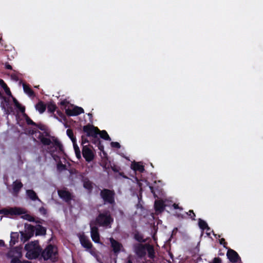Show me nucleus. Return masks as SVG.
Wrapping results in <instances>:
<instances>
[{"label": "nucleus", "instance_id": "9d476101", "mask_svg": "<svg viewBox=\"0 0 263 263\" xmlns=\"http://www.w3.org/2000/svg\"><path fill=\"white\" fill-rule=\"evenodd\" d=\"M146 248L145 244L139 243L134 246V250L136 255L139 257L142 258L146 255Z\"/></svg>", "mask_w": 263, "mask_h": 263}, {"label": "nucleus", "instance_id": "4468645a", "mask_svg": "<svg viewBox=\"0 0 263 263\" xmlns=\"http://www.w3.org/2000/svg\"><path fill=\"white\" fill-rule=\"evenodd\" d=\"M79 239L81 245L84 248H86L87 250L91 249L92 243L88 239V238L86 237L84 235H81L79 237Z\"/></svg>", "mask_w": 263, "mask_h": 263}, {"label": "nucleus", "instance_id": "2eb2a0df", "mask_svg": "<svg viewBox=\"0 0 263 263\" xmlns=\"http://www.w3.org/2000/svg\"><path fill=\"white\" fill-rule=\"evenodd\" d=\"M58 192L60 197L65 201H69L71 199V194L65 189L58 190Z\"/></svg>", "mask_w": 263, "mask_h": 263}, {"label": "nucleus", "instance_id": "864d4df0", "mask_svg": "<svg viewBox=\"0 0 263 263\" xmlns=\"http://www.w3.org/2000/svg\"><path fill=\"white\" fill-rule=\"evenodd\" d=\"M88 116L89 117V119L90 122H92V114L91 113H88L87 114Z\"/></svg>", "mask_w": 263, "mask_h": 263}, {"label": "nucleus", "instance_id": "a19ab883", "mask_svg": "<svg viewBox=\"0 0 263 263\" xmlns=\"http://www.w3.org/2000/svg\"><path fill=\"white\" fill-rule=\"evenodd\" d=\"M16 107L20 110V111L23 114V115H24V114H25V108L21 104H20V106H17Z\"/></svg>", "mask_w": 263, "mask_h": 263}, {"label": "nucleus", "instance_id": "680f3d73", "mask_svg": "<svg viewBox=\"0 0 263 263\" xmlns=\"http://www.w3.org/2000/svg\"><path fill=\"white\" fill-rule=\"evenodd\" d=\"M127 263H133V261L130 258H129L127 260Z\"/></svg>", "mask_w": 263, "mask_h": 263}, {"label": "nucleus", "instance_id": "6e6d98bb", "mask_svg": "<svg viewBox=\"0 0 263 263\" xmlns=\"http://www.w3.org/2000/svg\"><path fill=\"white\" fill-rule=\"evenodd\" d=\"M61 105H62V106H66V104H67V102L65 101H62L61 102Z\"/></svg>", "mask_w": 263, "mask_h": 263}, {"label": "nucleus", "instance_id": "9b49d317", "mask_svg": "<svg viewBox=\"0 0 263 263\" xmlns=\"http://www.w3.org/2000/svg\"><path fill=\"white\" fill-rule=\"evenodd\" d=\"M9 258H20L22 256V249L18 247H15L11 249L7 254Z\"/></svg>", "mask_w": 263, "mask_h": 263}, {"label": "nucleus", "instance_id": "a18cd8bd", "mask_svg": "<svg viewBox=\"0 0 263 263\" xmlns=\"http://www.w3.org/2000/svg\"><path fill=\"white\" fill-rule=\"evenodd\" d=\"M34 126L37 127L38 128H39L41 130H44L45 127L44 126L41 124H37V125H34Z\"/></svg>", "mask_w": 263, "mask_h": 263}, {"label": "nucleus", "instance_id": "13d9d810", "mask_svg": "<svg viewBox=\"0 0 263 263\" xmlns=\"http://www.w3.org/2000/svg\"><path fill=\"white\" fill-rule=\"evenodd\" d=\"M97 260V261H98L100 263H102L101 259H100V258L98 257V255H97V257H95Z\"/></svg>", "mask_w": 263, "mask_h": 263}, {"label": "nucleus", "instance_id": "79ce46f5", "mask_svg": "<svg viewBox=\"0 0 263 263\" xmlns=\"http://www.w3.org/2000/svg\"><path fill=\"white\" fill-rule=\"evenodd\" d=\"M210 263H222L221 258L219 257H215L213 259L212 261Z\"/></svg>", "mask_w": 263, "mask_h": 263}, {"label": "nucleus", "instance_id": "20e7f679", "mask_svg": "<svg viewBox=\"0 0 263 263\" xmlns=\"http://www.w3.org/2000/svg\"><path fill=\"white\" fill-rule=\"evenodd\" d=\"M97 222L100 226L104 227H109L113 219L111 217L109 212H105L99 214L96 219Z\"/></svg>", "mask_w": 263, "mask_h": 263}, {"label": "nucleus", "instance_id": "7c9ffc66", "mask_svg": "<svg viewBox=\"0 0 263 263\" xmlns=\"http://www.w3.org/2000/svg\"><path fill=\"white\" fill-rule=\"evenodd\" d=\"M57 106L53 102H50L47 106L48 111L51 113H53L57 109Z\"/></svg>", "mask_w": 263, "mask_h": 263}, {"label": "nucleus", "instance_id": "c85d7f7f", "mask_svg": "<svg viewBox=\"0 0 263 263\" xmlns=\"http://www.w3.org/2000/svg\"><path fill=\"white\" fill-rule=\"evenodd\" d=\"M198 224L200 228L202 230H206L207 231L210 230V228H209L206 222L201 219H199Z\"/></svg>", "mask_w": 263, "mask_h": 263}, {"label": "nucleus", "instance_id": "37998d69", "mask_svg": "<svg viewBox=\"0 0 263 263\" xmlns=\"http://www.w3.org/2000/svg\"><path fill=\"white\" fill-rule=\"evenodd\" d=\"M57 114L60 116V117H61V118H65V115H64V114L60 110H58L57 111Z\"/></svg>", "mask_w": 263, "mask_h": 263}, {"label": "nucleus", "instance_id": "dca6fc26", "mask_svg": "<svg viewBox=\"0 0 263 263\" xmlns=\"http://www.w3.org/2000/svg\"><path fill=\"white\" fill-rule=\"evenodd\" d=\"M23 184L19 180H16L12 184V194L14 196H17L20 190L22 188Z\"/></svg>", "mask_w": 263, "mask_h": 263}, {"label": "nucleus", "instance_id": "5fc2aeb1", "mask_svg": "<svg viewBox=\"0 0 263 263\" xmlns=\"http://www.w3.org/2000/svg\"><path fill=\"white\" fill-rule=\"evenodd\" d=\"M173 207H174V209H179L182 210V209H181V208H180L179 207L178 205V204H176V203H174V204H173Z\"/></svg>", "mask_w": 263, "mask_h": 263}, {"label": "nucleus", "instance_id": "f8f14e48", "mask_svg": "<svg viewBox=\"0 0 263 263\" xmlns=\"http://www.w3.org/2000/svg\"><path fill=\"white\" fill-rule=\"evenodd\" d=\"M84 109L79 106H75L72 109H66L65 112L68 116H78L82 113H84Z\"/></svg>", "mask_w": 263, "mask_h": 263}, {"label": "nucleus", "instance_id": "5701e85b", "mask_svg": "<svg viewBox=\"0 0 263 263\" xmlns=\"http://www.w3.org/2000/svg\"><path fill=\"white\" fill-rule=\"evenodd\" d=\"M35 235L37 236V235H45L46 234V229L40 226V225H37V226H36V227L35 228Z\"/></svg>", "mask_w": 263, "mask_h": 263}, {"label": "nucleus", "instance_id": "6e6552de", "mask_svg": "<svg viewBox=\"0 0 263 263\" xmlns=\"http://www.w3.org/2000/svg\"><path fill=\"white\" fill-rule=\"evenodd\" d=\"M91 237L95 243L100 242V235L98 228L94 226L93 222L90 223Z\"/></svg>", "mask_w": 263, "mask_h": 263}, {"label": "nucleus", "instance_id": "423d86ee", "mask_svg": "<svg viewBox=\"0 0 263 263\" xmlns=\"http://www.w3.org/2000/svg\"><path fill=\"white\" fill-rule=\"evenodd\" d=\"M83 132L86 133L87 137H91L94 135H98L99 129L91 124H88L83 127Z\"/></svg>", "mask_w": 263, "mask_h": 263}, {"label": "nucleus", "instance_id": "09e8293b", "mask_svg": "<svg viewBox=\"0 0 263 263\" xmlns=\"http://www.w3.org/2000/svg\"><path fill=\"white\" fill-rule=\"evenodd\" d=\"M135 238L139 241H143V238L142 236H139L138 235H135Z\"/></svg>", "mask_w": 263, "mask_h": 263}, {"label": "nucleus", "instance_id": "f257e3e1", "mask_svg": "<svg viewBox=\"0 0 263 263\" xmlns=\"http://www.w3.org/2000/svg\"><path fill=\"white\" fill-rule=\"evenodd\" d=\"M39 136L37 138L44 145H47L48 152L55 161V164H63L61 160V157L64 154L63 146L61 143L57 139L53 137V142L49 138L44 137L43 134L37 132Z\"/></svg>", "mask_w": 263, "mask_h": 263}, {"label": "nucleus", "instance_id": "f03ea898", "mask_svg": "<svg viewBox=\"0 0 263 263\" xmlns=\"http://www.w3.org/2000/svg\"><path fill=\"white\" fill-rule=\"evenodd\" d=\"M25 250L27 251L26 257L29 259L37 258L41 252V248L37 240L31 241L26 244Z\"/></svg>", "mask_w": 263, "mask_h": 263}, {"label": "nucleus", "instance_id": "2f4dec72", "mask_svg": "<svg viewBox=\"0 0 263 263\" xmlns=\"http://www.w3.org/2000/svg\"><path fill=\"white\" fill-rule=\"evenodd\" d=\"M66 134L72 141L73 144H74L76 142V138L73 135V130L71 129H68L66 131Z\"/></svg>", "mask_w": 263, "mask_h": 263}, {"label": "nucleus", "instance_id": "e433bc0d", "mask_svg": "<svg viewBox=\"0 0 263 263\" xmlns=\"http://www.w3.org/2000/svg\"><path fill=\"white\" fill-rule=\"evenodd\" d=\"M185 214L190 216L193 220H195V214L193 212V210H190L189 212H185Z\"/></svg>", "mask_w": 263, "mask_h": 263}, {"label": "nucleus", "instance_id": "8fccbe9b", "mask_svg": "<svg viewBox=\"0 0 263 263\" xmlns=\"http://www.w3.org/2000/svg\"><path fill=\"white\" fill-rule=\"evenodd\" d=\"M39 211L42 214L44 215H45L46 214V210L43 207L40 208Z\"/></svg>", "mask_w": 263, "mask_h": 263}, {"label": "nucleus", "instance_id": "473e14b6", "mask_svg": "<svg viewBox=\"0 0 263 263\" xmlns=\"http://www.w3.org/2000/svg\"><path fill=\"white\" fill-rule=\"evenodd\" d=\"M130 167L136 173L137 172L141 173L144 170V165H130Z\"/></svg>", "mask_w": 263, "mask_h": 263}, {"label": "nucleus", "instance_id": "cd10ccee", "mask_svg": "<svg viewBox=\"0 0 263 263\" xmlns=\"http://www.w3.org/2000/svg\"><path fill=\"white\" fill-rule=\"evenodd\" d=\"M11 239L10 241V245L13 246L17 241L18 238V234L17 233H12L11 234Z\"/></svg>", "mask_w": 263, "mask_h": 263}, {"label": "nucleus", "instance_id": "774afa93", "mask_svg": "<svg viewBox=\"0 0 263 263\" xmlns=\"http://www.w3.org/2000/svg\"><path fill=\"white\" fill-rule=\"evenodd\" d=\"M34 133H36V132L35 131V132H34L33 130H32V134H34Z\"/></svg>", "mask_w": 263, "mask_h": 263}, {"label": "nucleus", "instance_id": "69168bd1", "mask_svg": "<svg viewBox=\"0 0 263 263\" xmlns=\"http://www.w3.org/2000/svg\"><path fill=\"white\" fill-rule=\"evenodd\" d=\"M67 171L70 174H72V172L69 171V170H67Z\"/></svg>", "mask_w": 263, "mask_h": 263}, {"label": "nucleus", "instance_id": "a878e982", "mask_svg": "<svg viewBox=\"0 0 263 263\" xmlns=\"http://www.w3.org/2000/svg\"><path fill=\"white\" fill-rule=\"evenodd\" d=\"M0 85L4 89V91L7 95H11L9 88L8 87L7 85L4 82V81L2 79H0Z\"/></svg>", "mask_w": 263, "mask_h": 263}, {"label": "nucleus", "instance_id": "4d7b16f0", "mask_svg": "<svg viewBox=\"0 0 263 263\" xmlns=\"http://www.w3.org/2000/svg\"><path fill=\"white\" fill-rule=\"evenodd\" d=\"M5 245V242L3 240H0V246H4Z\"/></svg>", "mask_w": 263, "mask_h": 263}, {"label": "nucleus", "instance_id": "603ef678", "mask_svg": "<svg viewBox=\"0 0 263 263\" xmlns=\"http://www.w3.org/2000/svg\"><path fill=\"white\" fill-rule=\"evenodd\" d=\"M13 101L14 105L16 107L17 106H20V103L17 101L16 99H13Z\"/></svg>", "mask_w": 263, "mask_h": 263}, {"label": "nucleus", "instance_id": "0eeeda50", "mask_svg": "<svg viewBox=\"0 0 263 263\" xmlns=\"http://www.w3.org/2000/svg\"><path fill=\"white\" fill-rule=\"evenodd\" d=\"M82 155L85 160L88 162L92 161L95 157L92 151L89 147L88 145H83L82 148Z\"/></svg>", "mask_w": 263, "mask_h": 263}, {"label": "nucleus", "instance_id": "6ab92c4d", "mask_svg": "<svg viewBox=\"0 0 263 263\" xmlns=\"http://www.w3.org/2000/svg\"><path fill=\"white\" fill-rule=\"evenodd\" d=\"M146 251L147 252L148 257L151 259H154L155 257V252L154 248L152 245L149 244H145Z\"/></svg>", "mask_w": 263, "mask_h": 263}, {"label": "nucleus", "instance_id": "c9c22d12", "mask_svg": "<svg viewBox=\"0 0 263 263\" xmlns=\"http://www.w3.org/2000/svg\"><path fill=\"white\" fill-rule=\"evenodd\" d=\"M86 135H82L81 136L82 144L83 146L84 144L89 143V141Z\"/></svg>", "mask_w": 263, "mask_h": 263}, {"label": "nucleus", "instance_id": "49530a36", "mask_svg": "<svg viewBox=\"0 0 263 263\" xmlns=\"http://www.w3.org/2000/svg\"><path fill=\"white\" fill-rule=\"evenodd\" d=\"M88 250H89V252L90 253V254H91L95 257H97V255L95 251L94 250H92L91 249H88Z\"/></svg>", "mask_w": 263, "mask_h": 263}, {"label": "nucleus", "instance_id": "bf43d9fd", "mask_svg": "<svg viewBox=\"0 0 263 263\" xmlns=\"http://www.w3.org/2000/svg\"><path fill=\"white\" fill-rule=\"evenodd\" d=\"M149 187L151 190V192L153 194H155L153 187L151 186H149Z\"/></svg>", "mask_w": 263, "mask_h": 263}, {"label": "nucleus", "instance_id": "412c9836", "mask_svg": "<svg viewBox=\"0 0 263 263\" xmlns=\"http://www.w3.org/2000/svg\"><path fill=\"white\" fill-rule=\"evenodd\" d=\"M26 194L28 198L33 201L38 200L41 201L35 192L32 190H26Z\"/></svg>", "mask_w": 263, "mask_h": 263}, {"label": "nucleus", "instance_id": "a211bd4d", "mask_svg": "<svg viewBox=\"0 0 263 263\" xmlns=\"http://www.w3.org/2000/svg\"><path fill=\"white\" fill-rule=\"evenodd\" d=\"M110 242L114 253H118L120 252L121 249L122 247V245L112 238H110Z\"/></svg>", "mask_w": 263, "mask_h": 263}, {"label": "nucleus", "instance_id": "58836bf2", "mask_svg": "<svg viewBox=\"0 0 263 263\" xmlns=\"http://www.w3.org/2000/svg\"><path fill=\"white\" fill-rule=\"evenodd\" d=\"M67 165H57V170L59 172H62L63 171H66Z\"/></svg>", "mask_w": 263, "mask_h": 263}, {"label": "nucleus", "instance_id": "052dcab7", "mask_svg": "<svg viewBox=\"0 0 263 263\" xmlns=\"http://www.w3.org/2000/svg\"><path fill=\"white\" fill-rule=\"evenodd\" d=\"M22 263H31V262L28 260H23V261H22Z\"/></svg>", "mask_w": 263, "mask_h": 263}, {"label": "nucleus", "instance_id": "72a5a7b5", "mask_svg": "<svg viewBox=\"0 0 263 263\" xmlns=\"http://www.w3.org/2000/svg\"><path fill=\"white\" fill-rule=\"evenodd\" d=\"M23 117H24L28 125H31L33 126L37 125V123L33 122L26 114H24V115H23Z\"/></svg>", "mask_w": 263, "mask_h": 263}, {"label": "nucleus", "instance_id": "7ed1b4c3", "mask_svg": "<svg viewBox=\"0 0 263 263\" xmlns=\"http://www.w3.org/2000/svg\"><path fill=\"white\" fill-rule=\"evenodd\" d=\"M42 256L45 260L51 259L54 261L58 258V250L56 247L48 245L42 252Z\"/></svg>", "mask_w": 263, "mask_h": 263}, {"label": "nucleus", "instance_id": "b1692460", "mask_svg": "<svg viewBox=\"0 0 263 263\" xmlns=\"http://www.w3.org/2000/svg\"><path fill=\"white\" fill-rule=\"evenodd\" d=\"M23 86L24 92L26 93H27L29 97L34 96V91L28 85L23 84Z\"/></svg>", "mask_w": 263, "mask_h": 263}, {"label": "nucleus", "instance_id": "ea45409f", "mask_svg": "<svg viewBox=\"0 0 263 263\" xmlns=\"http://www.w3.org/2000/svg\"><path fill=\"white\" fill-rule=\"evenodd\" d=\"M126 159L131 162V164H143L142 162H136L135 160H130L128 157H125Z\"/></svg>", "mask_w": 263, "mask_h": 263}, {"label": "nucleus", "instance_id": "393cba45", "mask_svg": "<svg viewBox=\"0 0 263 263\" xmlns=\"http://www.w3.org/2000/svg\"><path fill=\"white\" fill-rule=\"evenodd\" d=\"M33 230L32 229L30 233H22L21 234V239L24 242L27 241L30 238H31L33 236Z\"/></svg>", "mask_w": 263, "mask_h": 263}, {"label": "nucleus", "instance_id": "e2e57ef3", "mask_svg": "<svg viewBox=\"0 0 263 263\" xmlns=\"http://www.w3.org/2000/svg\"><path fill=\"white\" fill-rule=\"evenodd\" d=\"M12 77H13V78L14 79H15V80H17V77H16V76H12Z\"/></svg>", "mask_w": 263, "mask_h": 263}, {"label": "nucleus", "instance_id": "c756f323", "mask_svg": "<svg viewBox=\"0 0 263 263\" xmlns=\"http://www.w3.org/2000/svg\"><path fill=\"white\" fill-rule=\"evenodd\" d=\"M99 134L100 135V136L101 138L105 140L111 141V138H110L106 130H100Z\"/></svg>", "mask_w": 263, "mask_h": 263}, {"label": "nucleus", "instance_id": "3c124183", "mask_svg": "<svg viewBox=\"0 0 263 263\" xmlns=\"http://www.w3.org/2000/svg\"><path fill=\"white\" fill-rule=\"evenodd\" d=\"M219 242L221 245H223V246L225 247L226 242L224 238H221V239H220Z\"/></svg>", "mask_w": 263, "mask_h": 263}, {"label": "nucleus", "instance_id": "0e129e2a", "mask_svg": "<svg viewBox=\"0 0 263 263\" xmlns=\"http://www.w3.org/2000/svg\"><path fill=\"white\" fill-rule=\"evenodd\" d=\"M32 219H33V218H32V217H30V218H29V219H28V220H29V221H32Z\"/></svg>", "mask_w": 263, "mask_h": 263}, {"label": "nucleus", "instance_id": "4be33fe9", "mask_svg": "<svg viewBox=\"0 0 263 263\" xmlns=\"http://www.w3.org/2000/svg\"><path fill=\"white\" fill-rule=\"evenodd\" d=\"M35 109L39 111L40 114H43L46 109V104L42 101H40L35 105Z\"/></svg>", "mask_w": 263, "mask_h": 263}, {"label": "nucleus", "instance_id": "aec40b11", "mask_svg": "<svg viewBox=\"0 0 263 263\" xmlns=\"http://www.w3.org/2000/svg\"><path fill=\"white\" fill-rule=\"evenodd\" d=\"M165 208L164 202L162 200H156L155 202V210L158 212H162Z\"/></svg>", "mask_w": 263, "mask_h": 263}, {"label": "nucleus", "instance_id": "338daca9", "mask_svg": "<svg viewBox=\"0 0 263 263\" xmlns=\"http://www.w3.org/2000/svg\"><path fill=\"white\" fill-rule=\"evenodd\" d=\"M46 136H48L49 135V134L48 133H46Z\"/></svg>", "mask_w": 263, "mask_h": 263}, {"label": "nucleus", "instance_id": "de8ad7c7", "mask_svg": "<svg viewBox=\"0 0 263 263\" xmlns=\"http://www.w3.org/2000/svg\"><path fill=\"white\" fill-rule=\"evenodd\" d=\"M5 68L7 69L12 70V67L8 63L6 62L5 64Z\"/></svg>", "mask_w": 263, "mask_h": 263}, {"label": "nucleus", "instance_id": "bb28decb", "mask_svg": "<svg viewBox=\"0 0 263 263\" xmlns=\"http://www.w3.org/2000/svg\"><path fill=\"white\" fill-rule=\"evenodd\" d=\"M83 186L89 191H91L92 188V183L87 178L83 179Z\"/></svg>", "mask_w": 263, "mask_h": 263}, {"label": "nucleus", "instance_id": "f3484780", "mask_svg": "<svg viewBox=\"0 0 263 263\" xmlns=\"http://www.w3.org/2000/svg\"><path fill=\"white\" fill-rule=\"evenodd\" d=\"M91 142L95 144L102 152L104 151V146L101 143V141L100 138L98 136V135H96L91 137Z\"/></svg>", "mask_w": 263, "mask_h": 263}, {"label": "nucleus", "instance_id": "ddd939ff", "mask_svg": "<svg viewBox=\"0 0 263 263\" xmlns=\"http://www.w3.org/2000/svg\"><path fill=\"white\" fill-rule=\"evenodd\" d=\"M227 256L230 261L233 263L237 262L239 260H240V257L238 253L232 249H229L228 250Z\"/></svg>", "mask_w": 263, "mask_h": 263}, {"label": "nucleus", "instance_id": "39448f33", "mask_svg": "<svg viewBox=\"0 0 263 263\" xmlns=\"http://www.w3.org/2000/svg\"><path fill=\"white\" fill-rule=\"evenodd\" d=\"M101 196L105 203L113 204L115 203V193L114 191L104 189L101 191Z\"/></svg>", "mask_w": 263, "mask_h": 263}, {"label": "nucleus", "instance_id": "1a4fd4ad", "mask_svg": "<svg viewBox=\"0 0 263 263\" xmlns=\"http://www.w3.org/2000/svg\"><path fill=\"white\" fill-rule=\"evenodd\" d=\"M1 212L5 215H20L24 213L23 209L20 208H13L9 209H3Z\"/></svg>", "mask_w": 263, "mask_h": 263}, {"label": "nucleus", "instance_id": "c03bdc74", "mask_svg": "<svg viewBox=\"0 0 263 263\" xmlns=\"http://www.w3.org/2000/svg\"><path fill=\"white\" fill-rule=\"evenodd\" d=\"M11 263H22L19 258H13L11 260Z\"/></svg>", "mask_w": 263, "mask_h": 263}, {"label": "nucleus", "instance_id": "f704fd0d", "mask_svg": "<svg viewBox=\"0 0 263 263\" xmlns=\"http://www.w3.org/2000/svg\"><path fill=\"white\" fill-rule=\"evenodd\" d=\"M73 145L76 157H77L78 159H79L81 158V151L79 149V146L76 144V142L74 143V144H73Z\"/></svg>", "mask_w": 263, "mask_h": 263}, {"label": "nucleus", "instance_id": "4c0bfd02", "mask_svg": "<svg viewBox=\"0 0 263 263\" xmlns=\"http://www.w3.org/2000/svg\"><path fill=\"white\" fill-rule=\"evenodd\" d=\"M110 145L114 148H120L121 147L120 143L118 142H111Z\"/></svg>", "mask_w": 263, "mask_h": 263}]
</instances>
